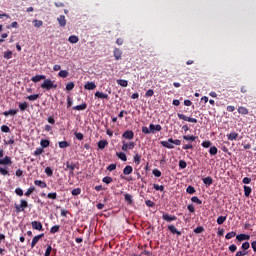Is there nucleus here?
Listing matches in <instances>:
<instances>
[{"mask_svg":"<svg viewBox=\"0 0 256 256\" xmlns=\"http://www.w3.org/2000/svg\"><path fill=\"white\" fill-rule=\"evenodd\" d=\"M68 41H69L70 43H73V44L79 43V37H77V36H75V35H72V36H70V37L68 38Z\"/></svg>","mask_w":256,"mask_h":256,"instance_id":"nucleus-32","label":"nucleus"},{"mask_svg":"<svg viewBox=\"0 0 256 256\" xmlns=\"http://www.w3.org/2000/svg\"><path fill=\"white\" fill-rule=\"evenodd\" d=\"M41 89H46V91H51V89H57V84H54L51 79H44L41 84Z\"/></svg>","mask_w":256,"mask_h":256,"instance_id":"nucleus-3","label":"nucleus"},{"mask_svg":"<svg viewBox=\"0 0 256 256\" xmlns=\"http://www.w3.org/2000/svg\"><path fill=\"white\" fill-rule=\"evenodd\" d=\"M243 189H244L245 197H250L251 193H253V189L251 187L247 186V185H244Z\"/></svg>","mask_w":256,"mask_h":256,"instance_id":"nucleus-18","label":"nucleus"},{"mask_svg":"<svg viewBox=\"0 0 256 256\" xmlns=\"http://www.w3.org/2000/svg\"><path fill=\"white\" fill-rule=\"evenodd\" d=\"M34 185H36V187H40V189H45V187H47V183L42 180H35Z\"/></svg>","mask_w":256,"mask_h":256,"instance_id":"nucleus-17","label":"nucleus"},{"mask_svg":"<svg viewBox=\"0 0 256 256\" xmlns=\"http://www.w3.org/2000/svg\"><path fill=\"white\" fill-rule=\"evenodd\" d=\"M1 131H2V133H11V128H9V126H7V125H2Z\"/></svg>","mask_w":256,"mask_h":256,"instance_id":"nucleus-43","label":"nucleus"},{"mask_svg":"<svg viewBox=\"0 0 256 256\" xmlns=\"http://www.w3.org/2000/svg\"><path fill=\"white\" fill-rule=\"evenodd\" d=\"M40 145L42 149L49 147V140H41Z\"/></svg>","mask_w":256,"mask_h":256,"instance_id":"nucleus-46","label":"nucleus"},{"mask_svg":"<svg viewBox=\"0 0 256 256\" xmlns=\"http://www.w3.org/2000/svg\"><path fill=\"white\" fill-rule=\"evenodd\" d=\"M124 199L128 205H133V196L131 194H124Z\"/></svg>","mask_w":256,"mask_h":256,"instance_id":"nucleus-27","label":"nucleus"},{"mask_svg":"<svg viewBox=\"0 0 256 256\" xmlns=\"http://www.w3.org/2000/svg\"><path fill=\"white\" fill-rule=\"evenodd\" d=\"M197 190H195V187L193 186H188L187 189H186V193H189V195H193V193H196Z\"/></svg>","mask_w":256,"mask_h":256,"instance_id":"nucleus-38","label":"nucleus"},{"mask_svg":"<svg viewBox=\"0 0 256 256\" xmlns=\"http://www.w3.org/2000/svg\"><path fill=\"white\" fill-rule=\"evenodd\" d=\"M210 146H211V141L207 140L202 142V147H204L205 149H209Z\"/></svg>","mask_w":256,"mask_h":256,"instance_id":"nucleus-61","label":"nucleus"},{"mask_svg":"<svg viewBox=\"0 0 256 256\" xmlns=\"http://www.w3.org/2000/svg\"><path fill=\"white\" fill-rule=\"evenodd\" d=\"M153 189L156 191H165V186L164 185H159V184H153Z\"/></svg>","mask_w":256,"mask_h":256,"instance_id":"nucleus-34","label":"nucleus"},{"mask_svg":"<svg viewBox=\"0 0 256 256\" xmlns=\"http://www.w3.org/2000/svg\"><path fill=\"white\" fill-rule=\"evenodd\" d=\"M45 79V75H35L31 78L33 83H39V81H43Z\"/></svg>","mask_w":256,"mask_h":256,"instance_id":"nucleus-20","label":"nucleus"},{"mask_svg":"<svg viewBox=\"0 0 256 256\" xmlns=\"http://www.w3.org/2000/svg\"><path fill=\"white\" fill-rule=\"evenodd\" d=\"M73 89H75V83L69 82V83L66 85V90H67V91H73Z\"/></svg>","mask_w":256,"mask_h":256,"instance_id":"nucleus-45","label":"nucleus"},{"mask_svg":"<svg viewBox=\"0 0 256 256\" xmlns=\"http://www.w3.org/2000/svg\"><path fill=\"white\" fill-rule=\"evenodd\" d=\"M250 247L251 244L249 242H244L241 246V249H243V251H247Z\"/></svg>","mask_w":256,"mask_h":256,"instance_id":"nucleus-51","label":"nucleus"},{"mask_svg":"<svg viewBox=\"0 0 256 256\" xmlns=\"http://www.w3.org/2000/svg\"><path fill=\"white\" fill-rule=\"evenodd\" d=\"M51 251H53V247H51V245H48L44 256H51Z\"/></svg>","mask_w":256,"mask_h":256,"instance_id":"nucleus-49","label":"nucleus"},{"mask_svg":"<svg viewBox=\"0 0 256 256\" xmlns=\"http://www.w3.org/2000/svg\"><path fill=\"white\" fill-rule=\"evenodd\" d=\"M123 139H128V141H131V139H134L135 133L132 130H126L122 134Z\"/></svg>","mask_w":256,"mask_h":256,"instance_id":"nucleus-6","label":"nucleus"},{"mask_svg":"<svg viewBox=\"0 0 256 256\" xmlns=\"http://www.w3.org/2000/svg\"><path fill=\"white\" fill-rule=\"evenodd\" d=\"M163 127H161V125L157 124H150L149 128L147 126H143L142 127V133H144V135H150V133H152V135H155L156 131H162Z\"/></svg>","mask_w":256,"mask_h":256,"instance_id":"nucleus-1","label":"nucleus"},{"mask_svg":"<svg viewBox=\"0 0 256 256\" xmlns=\"http://www.w3.org/2000/svg\"><path fill=\"white\" fill-rule=\"evenodd\" d=\"M218 151H219V150H218L215 146H212V147H210V149H209L210 155H213V156L217 155Z\"/></svg>","mask_w":256,"mask_h":256,"instance_id":"nucleus-41","label":"nucleus"},{"mask_svg":"<svg viewBox=\"0 0 256 256\" xmlns=\"http://www.w3.org/2000/svg\"><path fill=\"white\" fill-rule=\"evenodd\" d=\"M102 181L106 184L109 185V183H113V178L111 176H105Z\"/></svg>","mask_w":256,"mask_h":256,"instance_id":"nucleus-37","label":"nucleus"},{"mask_svg":"<svg viewBox=\"0 0 256 256\" xmlns=\"http://www.w3.org/2000/svg\"><path fill=\"white\" fill-rule=\"evenodd\" d=\"M15 193H16V195H18V197H23V189L16 188Z\"/></svg>","mask_w":256,"mask_h":256,"instance_id":"nucleus-63","label":"nucleus"},{"mask_svg":"<svg viewBox=\"0 0 256 256\" xmlns=\"http://www.w3.org/2000/svg\"><path fill=\"white\" fill-rule=\"evenodd\" d=\"M179 167L180 169H187V162L185 160H180Z\"/></svg>","mask_w":256,"mask_h":256,"instance_id":"nucleus-54","label":"nucleus"},{"mask_svg":"<svg viewBox=\"0 0 256 256\" xmlns=\"http://www.w3.org/2000/svg\"><path fill=\"white\" fill-rule=\"evenodd\" d=\"M237 241H249L251 239V236L247 234H240L236 236Z\"/></svg>","mask_w":256,"mask_h":256,"instance_id":"nucleus-15","label":"nucleus"},{"mask_svg":"<svg viewBox=\"0 0 256 256\" xmlns=\"http://www.w3.org/2000/svg\"><path fill=\"white\" fill-rule=\"evenodd\" d=\"M13 58V52L8 50L4 52V59H12Z\"/></svg>","mask_w":256,"mask_h":256,"instance_id":"nucleus-40","label":"nucleus"},{"mask_svg":"<svg viewBox=\"0 0 256 256\" xmlns=\"http://www.w3.org/2000/svg\"><path fill=\"white\" fill-rule=\"evenodd\" d=\"M35 191V186H31L30 188L27 189V191L25 192V196L26 197H30L31 194Z\"/></svg>","mask_w":256,"mask_h":256,"instance_id":"nucleus-35","label":"nucleus"},{"mask_svg":"<svg viewBox=\"0 0 256 256\" xmlns=\"http://www.w3.org/2000/svg\"><path fill=\"white\" fill-rule=\"evenodd\" d=\"M33 25H34V27L39 29V27H43V22L41 20H34Z\"/></svg>","mask_w":256,"mask_h":256,"instance_id":"nucleus-42","label":"nucleus"},{"mask_svg":"<svg viewBox=\"0 0 256 256\" xmlns=\"http://www.w3.org/2000/svg\"><path fill=\"white\" fill-rule=\"evenodd\" d=\"M162 219L164 221H167V223H171V221H177V216L175 215H169L168 213H163Z\"/></svg>","mask_w":256,"mask_h":256,"instance_id":"nucleus-7","label":"nucleus"},{"mask_svg":"<svg viewBox=\"0 0 256 256\" xmlns=\"http://www.w3.org/2000/svg\"><path fill=\"white\" fill-rule=\"evenodd\" d=\"M58 231H59L58 225H55L50 229V233H53V234L57 233Z\"/></svg>","mask_w":256,"mask_h":256,"instance_id":"nucleus-64","label":"nucleus"},{"mask_svg":"<svg viewBox=\"0 0 256 256\" xmlns=\"http://www.w3.org/2000/svg\"><path fill=\"white\" fill-rule=\"evenodd\" d=\"M131 149H135V142L131 141L126 143L125 140L122 141V151H129Z\"/></svg>","mask_w":256,"mask_h":256,"instance_id":"nucleus-4","label":"nucleus"},{"mask_svg":"<svg viewBox=\"0 0 256 256\" xmlns=\"http://www.w3.org/2000/svg\"><path fill=\"white\" fill-rule=\"evenodd\" d=\"M116 155L121 159V161H127V155L125 152H117Z\"/></svg>","mask_w":256,"mask_h":256,"instance_id":"nucleus-31","label":"nucleus"},{"mask_svg":"<svg viewBox=\"0 0 256 256\" xmlns=\"http://www.w3.org/2000/svg\"><path fill=\"white\" fill-rule=\"evenodd\" d=\"M116 83L117 85H120V87H127L129 85V82L123 79L116 80Z\"/></svg>","mask_w":256,"mask_h":256,"instance_id":"nucleus-28","label":"nucleus"},{"mask_svg":"<svg viewBox=\"0 0 256 256\" xmlns=\"http://www.w3.org/2000/svg\"><path fill=\"white\" fill-rule=\"evenodd\" d=\"M238 113L240 115H249V109H247L246 107H243V106H239Z\"/></svg>","mask_w":256,"mask_h":256,"instance_id":"nucleus-24","label":"nucleus"},{"mask_svg":"<svg viewBox=\"0 0 256 256\" xmlns=\"http://www.w3.org/2000/svg\"><path fill=\"white\" fill-rule=\"evenodd\" d=\"M42 153H43V148L39 147V148H36L33 155H35V157H39V155H41Z\"/></svg>","mask_w":256,"mask_h":256,"instance_id":"nucleus-47","label":"nucleus"},{"mask_svg":"<svg viewBox=\"0 0 256 256\" xmlns=\"http://www.w3.org/2000/svg\"><path fill=\"white\" fill-rule=\"evenodd\" d=\"M27 99L29 101H37V99H39V94H33V95H30V96H27Z\"/></svg>","mask_w":256,"mask_h":256,"instance_id":"nucleus-44","label":"nucleus"},{"mask_svg":"<svg viewBox=\"0 0 256 256\" xmlns=\"http://www.w3.org/2000/svg\"><path fill=\"white\" fill-rule=\"evenodd\" d=\"M113 55H114V59L116 61H119V59H121V57H123V51H121V49H119V48H115L113 51Z\"/></svg>","mask_w":256,"mask_h":256,"instance_id":"nucleus-11","label":"nucleus"},{"mask_svg":"<svg viewBox=\"0 0 256 256\" xmlns=\"http://www.w3.org/2000/svg\"><path fill=\"white\" fill-rule=\"evenodd\" d=\"M161 145L166 149H175V146L173 145V143L169 142V139L168 141H161Z\"/></svg>","mask_w":256,"mask_h":256,"instance_id":"nucleus-16","label":"nucleus"},{"mask_svg":"<svg viewBox=\"0 0 256 256\" xmlns=\"http://www.w3.org/2000/svg\"><path fill=\"white\" fill-rule=\"evenodd\" d=\"M202 181H203L204 185H207V187H211V185H213V178H211V176L203 178Z\"/></svg>","mask_w":256,"mask_h":256,"instance_id":"nucleus-21","label":"nucleus"},{"mask_svg":"<svg viewBox=\"0 0 256 256\" xmlns=\"http://www.w3.org/2000/svg\"><path fill=\"white\" fill-rule=\"evenodd\" d=\"M45 173L48 177H51L53 175V170L51 169V167H46Z\"/></svg>","mask_w":256,"mask_h":256,"instance_id":"nucleus-57","label":"nucleus"},{"mask_svg":"<svg viewBox=\"0 0 256 256\" xmlns=\"http://www.w3.org/2000/svg\"><path fill=\"white\" fill-rule=\"evenodd\" d=\"M152 173H153L154 177H161V170H159V169H154L152 171Z\"/></svg>","mask_w":256,"mask_h":256,"instance_id":"nucleus-62","label":"nucleus"},{"mask_svg":"<svg viewBox=\"0 0 256 256\" xmlns=\"http://www.w3.org/2000/svg\"><path fill=\"white\" fill-rule=\"evenodd\" d=\"M229 141H237L239 137V133L237 132H231L230 134L227 135Z\"/></svg>","mask_w":256,"mask_h":256,"instance_id":"nucleus-19","label":"nucleus"},{"mask_svg":"<svg viewBox=\"0 0 256 256\" xmlns=\"http://www.w3.org/2000/svg\"><path fill=\"white\" fill-rule=\"evenodd\" d=\"M32 229H35L36 231H43V224L39 221H32L31 222Z\"/></svg>","mask_w":256,"mask_h":256,"instance_id":"nucleus-10","label":"nucleus"},{"mask_svg":"<svg viewBox=\"0 0 256 256\" xmlns=\"http://www.w3.org/2000/svg\"><path fill=\"white\" fill-rule=\"evenodd\" d=\"M178 118L182 121H187L188 123H197V118L187 117L185 114L178 113Z\"/></svg>","mask_w":256,"mask_h":256,"instance_id":"nucleus-5","label":"nucleus"},{"mask_svg":"<svg viewBox=\"0 0 256 256\" xmlns=\"http://www.w3.org/2000/svg\"><path fill=\"white\" fill-rule=\"evenodd\" d=\"M28 107H29V104L27 102H23L19 104L20 111H26Z\"/></svg>","mask_w":256,"mask_h":256,"instance_id":"nucleus-36","label":"nucleus"},{"mask_svg":"<svg viewBox=\"0 0 256 256\" xmlns=\"http://www.w3.org/2000/svg\"><path fill=\"white\" fill-rule=\"evenodd\" d=\"M168 231H170V233H172V235H177L178 237H181L182 233L181 231H179L175 225H169L168 226Z\"/></svg>","mask_w":256,"mask_h":256,"instance_id":"nucleus-9","label":"nucleus"},{"mask_svg":"<svg viewBox=\"0 0 256 256\" xmlns=\"http://www.w3.org/2000/svg\"><path fill=\"white\" fill-rule=\"evenodd\" d=\"M94 97L96 99H106L107 101H109V95L108 94H105L103 92H99L97 91L95 94H94Z\"/></svg>","mask_w":256,"mask_h":256,"instance_id":"nucleus-12","label":"nucleus"},{"mask_svg":"<svg viewBox=\"0 0 256 256\" xmlns=\"http://www.w3.org/2000/svg\"><path fill=\"white\" fill-rule=\"evenodd\" d=\"M107 145H109V142H107V140H100V141L98 142V147H99L100 149H105V147H106Z\"/></svg>","mask_w":256,"mask_h":256,"instance_id":"nucleus-29","label":"nucleus"},{"mask_svg":"<svg viewBox=\"0 0 256 256\" xmlns=\"http://www.w3.org/2000/svg\"><path fill=\"white\" fill-rule=\"evenodd\" d=\"M0 173L5 177V176H9V170H7V168H3V167H0Z\"/></svg>","mask_w":256,"mask_h":256,"instance_id":"nucleus-52","label":"nucleus"},{"mask_svg":"<svg viewBox=\"0 0 256 256\" xmlns=\"http://www.w3.org/2000/svg\"><path fill=\"white\" fill-rule=\"evenodd\" d=\"M134 163H136V165H139V163H141V155H139L138 153L134 155Z\"/></svg>","mask_w":256,"mask_h":256,"instance_id":"nucleus-48","label":"nucleus"},{"mask_svg":"<svg viewBox=\"0 0 256 256\" xmlns=\"http://www.w3.org/2000/svg\"><path fill=\"white\" fill-rule=\"evenodd\" d=\"M184 141H189L190 143H193L197 139V136L194 135H184L183 136Z\"/></svg>","mask_w":256,"mask_h":256,"instance_id":"nucleus-26","label":"nucleus"},{"mask_svg":"<svg viewBox=\"0 0 256 256\" xmlns=\"http://www.w3.org/2000/svg\"><path fill=\"white\" fill-rule=\"evenodd\" d=\"M227 221V216H219L217 218V224L218 225H223Z\"/></svg>","mask_w":256,"mask_h":256,"instance_id":"nucleus-30","label":"nucleus"},{"mask_svg":"<svg viewBox=\"0 0 256 256\" xmlns=\"http://www.w3.org/2000/svg\"><path fill=\"white\" fill-rule=\"evenodd\" d=\"M84 89H86L87 91H94V89H97V85L95 84V82H87L84 85Z\"/></svg>","mask_w":256,"mask_h":256,"instance_id":"nucleus-13","label":"nucleus"},{"mask_svg":"<svg viewBox=\"0 0 256 256\" xmlns=\"http://www.w3.org/2000/svg\"><path fill=\"white\" fill-rule=\"evenodd\" d=\"M191 201H192V203H196L197 205H201L203 203V201H201V199H199V197H197V196H193L191 198Z\"/></svg>","mask_w":256,"mask_h":256,"instance_id":"nucleus-39","label":"nucleus"},{"mask_svg":"<svg viewBox=\"0 0 256 256\" xmlns=\"http://www.w3.org/2000/svg\"><path fill=\"white\" fill-rule=\"evenodd\" d=\"M42 237H45V234L42 233V234H39L37 236H35L33 239H32V242H31V248L33 249V247H35V245H37V243H39V239H42Z\"/></svg>","mask_w":256,"mask_h":256,"instance_id":"nucleus-14","label":"nucleus"},{"mask_svg":"<svg viewBox=\"0 0 256 256\" xmlns=\"http://www.w3.org/2000/svg\"><path fill=\"white\" fill-rule=\"evenodd\" d=\"M72 195L77 197V195H81V188H76L72 190Z\"/></svg>","mask_w":256,"mask_h":256,"instance_id":"nucleus-55","label":"nucleus"},{"mask_svg":"<svg viewBox=\"0 0 256 256\" xmlns=\"http://www.w3.org/2000/svg\"><path fill=\"white\" fill-rule=\"evenodd\" d=\"M0 165L11 166L13 165V161L11 160V157L5 156L0 159Z\"/></svg>","mask_w":256,"mask_h":256,"instance_id":"nucleus-8","label":"nucleus"},{"mask_svg":"<svg viewBox=\"0 0 256 256\" xmlns=\"http://www.w3.org/2000/svg\"><path fill=\"white\" fill-rule=\"evenodd\" d=\"M203 231H205V228L203 226H198L194 229V233L196 234L203 233Z\"/></svg>","mask_w":256,"mask_h":256,"instance_id":"nucleus-50","label":"nucleus"},{"mask_svg":"<svg viewBox=\"0 0 256 256\" xmlns=\"http://www.w3.org/2000/svg\"><path fill=\"white\" fill-rule=\"evenodd\" d=\"M233 237H237V232L231 231V232L227 233L225 236V239L229 240V239H233Z\"/></svg>","mask_w":256,"mask_h":256,"instance_id":"nucleus-33","label":"nucleus"},{"mask_svg":"<svg viewBox=\"0 0 256 256\" xmlns=\"http://www.w3.org/2000/svg\"><path fill=\"white\" fill-rule=\"evenodd\" d=\"M153 95H155V91H153V89H149V90L145 93V97H153Z\"/></svg>","mask_w":256,"mask_h":256,"instance_id":"nucleus-60","label":"nucleus"},{"mask_svg":"<svg viewBox=\"0 0 256 256\" xmlns=\"http://www.w3.org/2000/svg\"><path fill=\"white\" fill-rule=\"evenodd\" d=\"M72 109H74V111H85V109H87V103L74 106Z\"/></svg>","mask_w":256,"mask_h":256,"instance_id":"nucleus-25","label":"nucleus"},{"mask_svg":"<svg viewBox=\"0 0 256 256\" xmlns=\"http://www.w3.org/2000/svg\"><path fill=\"white\" fill-rule=\"evenodd\" d=\"M58 23L61 25V27H64L65 26V16L61 15L58 18Z\"/></svg>","mask_w":256,"mask_h":256,"instance_id":"nucleus-53","label":"nucleus"},{"mask_svg":"<svg viewBox=\"0 0 256 256\" xmlns=\"http://www.w3.org/2000/svg\"><path fill=\"white\" fill-rule=\"evenodd\" d=\"M17 113H18V110L10 109L8 111H4L3 115H4V117H9V115L13 116V115H17Z\"/></svg>","mask_w":256,"mask_h":256,"instance_id":"nucleus-22","label":"nucleus"},{"mask_svg":"<svg viewBox=\"0 0 256 256\" xmlns=\"http://www.w3.org/2000/svg\"><path fill=\"white\" fill-rule=\"evenodd\" d=\"M169 143H173L174 145H181V140H174L173 138H169Z\"/></svg>","mask_w":256,"mask_h":256,"instance_id":"nucleus-58","label":"nucleus"},{"mask_svg":"<svg viewBox=\"0 0 256 256\" xmlns=\"http://www.w3.org/2000/svg\"><path fill=\"white\" fill-rule=\"evenodd\" d=\"M245 255H249L248 251L242 250V251H238L235 256H245Z\"/></svg>","mask_w":256,"mask_h":256,"instance_id":"nucleus-59","label":"nucleus"},{"mask_svg":"<svg viewBox=\"0 0 256 256\" xmlns=\"http://www.w3.org/2000/svg\"><path fill=\"white\" fill-rule=\"evenodd\" d=\"M131 173H133V166L127 165V166L123 169V175H131Z\"/></svg>","mask_w":256,"mask_h":256,"instance_id":"nucleus-23","label":"nucleus"},{"mask_svg":"<svg viewBox=\"0 0 256 256\" xmlns=\"http://www.w3.org/2000/svg\"><path fill=\"white\" fill-rule=\"evenodd\" d=\"M27 207H29V203H27V200L23 199L20 200V204H14V208L17 213H23Z\"/></svg>","mask_w":256,"mask_h":256,"instance_id":"nucleus-2","label":"nucleus"},{"mask_svg":"<svg viewBox=\"0 0 256 256\" xmlns=\"http://www.w3.org/2000/svg\"><path fill=\"white\" fill-rule=\"evenodd\" d=\"M242 146L245 150L251 149V143L247 142L246 140L242 142Z\"/></svg>","mask_w":256,"mask_h":256,"instance_id":"nucleus-56","label":"nucleus"}]
</instances>
